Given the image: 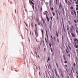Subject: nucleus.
I'll list each match as a JSON object with an SVG mask.
<instances>
[{"label": "nucleus", "instance_id": "36", "mask_svg": "<svg viewBox=\"0 0 78 78\" xmlns=\"http://www.w3.org/2000/svg\"><path fill=\"white\" fill-rule=\"evenodd\" d=\"M37 57H38V58H40V57H39V55H38Z\"/></svg>", "mask_w": 78, "mask_h": 78}, {"label": "nucleus", "instance_id": "2", "mask_svg": "<svg viewBox=\"0 0 78 78\" xmlns=\"http://www.w3.org/2000/svg\"><path fill=\"white\" fill-rule=\"evenodd\" d=\"M35 34L36 37H38V32H37V30H35Z\"/></svg>", "mask_w": 78, "mask_h": 78}, {"label": "nucleus", "instance_id": "22", "mask_svg": "<svg viewBox=\"0 0 78 78\" xmlns=\"http://www.w3.org/2000/svg\"><path fill=\"white\" fill-rule=\"evenodd\" d=\"M54 39L55 41H56V37H54Z\"/></svg>", "mask_w": 78, "mask_h": 78}, {"label": "nucleus", "instance_id": "46", "mask_svg": "<svg viewBox=\"0 0 78 78\" xmlns=\"http://www.w3.org/2000/svg\"><path fill=\"white\" fill-rule=\"evenodd\" d=\"M39 75H41V73H40V72H39Z\"/></svg>", "mask_w": 78, "mask_h": 78}, {"label": "nucleus", "instance_id": "34", "mask_svg": "<svg viewBox=\"0 0 78 78\" xmlns=\"http://www.w3.org/2000/svg\"><path fill=\"white\" fill-rule=\"evenodd\" d=\"M51 39H53V37L52 36H51Z\"/></svg>", "mask_w": 78, "mask_h": 78}, {"label": "nucleus", "instance_id": "31", "mask_svg": "<svg viewBox=\"0 0 78 78\" xmlns=\"http://www.w3.org/2000/svg\"><path fill=\"white\" fill-rule=\"evenodd\" d=\"M76 9L77 10H78V7H76Z\"/></svg>", "mask_w": 78, "mask_h": 78}, {"label": "nucleus", "instance_id": "54", "mask_svg": "<svg viewBox=\"0 0 78 78\" xmlns=\"http://www.w3.org/2000/svg\"><path fill=\"white\" fill-rule=\"evenodd\" d=\"M77 78H78V75H77Z\"/></svg>", "mask_w": 78, "mask_h": 78}, {"label": "nucleus", "instance_id": "30", "mask_svg": "<svg viewBox=\"0 0 78 78\" xmlns=\"http://www.w3.org/2000/svg\"><path fill=\"white\" fill-rule=\"evenodd\" d=\"M65 66L66 67H67V65H65Z\"/></svg>", "mask_w": 78, "mask_h": 78}, {"label": "nucleus", "instance_id": "19", "mask_svg": "<svg viewBox=\"0 0 78 78\" xmlns=\"http://www.w3.org/2000/svg\"><path fill=\"white\" fill-rule=\"evenodd\" d=\"M70 9H73V7H71L70 8Z\"/></svg>", "mask_w": 78, "mask_h": 78}, {"label": "nucleus", "instance_id": "38", "mask_svg": "<svg viewBox=\"0 0 78 78\" xmlns=\"http://www.w3.org/2000/svg\"><path fill=\"white\" fill-rule=\"evenodd\" d=\"M76 6L77 7H78V4L76 5Z\"/></svg>", "mask_w": 78, "mask_h": 78}, {"label": "nucleus", "instance_id": "25", "mask_svg": "<svg viewBox=\"0 0 78 78\" xmlns=\"http://www.w3.org/2000/svg\"><path fill=\"white\" fill-rule=\"evenodd\" d=\"M68 23H69V25H70L71 23H70V21H68Z\"/></svg>", "mask_w": 78, "mask_h": 78}, {"label": "nucleus", "instance_id": "60", "mask_svg": "<svg viewBox=\"0 0 78 78\" xmlns=\"http://www.w3.org/2000/svg\"><path fill=\"white\" fill-rule=\"evenodd\" d=\"M70 40H71V41H72V39H71Z\"/></svg>", "mask_w": 78, "mask_h": 78}, {"label": "nucleus", "instance_id": "28", "mask_svg": "<svg viewBox=\"0 0 78 78\" xmlns=\"http://www.w3.org/2000/svg\"><path fill=\"white\" fill-rule=\"evenodd\" d=\"M50 18L51 20H52V17L51 16L50 17Z\"/></svg>", "mask_w": 78, "mask_h": 78}, {"label": "nucleus", "instance_id": "50", "mask_svg": "<svg viewBox=\"0 0 78 78\" xmlns=\"http://www.w3.org/2000/svg\"><path fill=\"white\" fill-rule=\"evenodd\" d=\"M68 4H69V5H70V3H68Z\"/></svg>", "mask_w": 78, "mask_h": 78}, {"label": "nucleus", "instance_id": "10", "mask_svg": "<svg viewBox=\"0 0 78 78\" xmlns=\"http://www.w3.org/2000/svg\"><path fill=\"white\" fill-rule=\"evenodd\" d=\"M61 75L62 77V78H63L64 74H63V73H61Z\"/></svg>", "mask_w": 78, "mask_h": 78}, {"label": "nucleus", "instance_id": "7", "mask_svg": "<svg viewBox=\"0 0 78 78\" xmlns=\"http://www.w3.org/2000/svg\"><path fill=\"white\" fill-rule=\"evenodd\" d=\"M71 35L73 37H75V35L73 33H71Z\"/></svg>", "mask_w": 78, "mask_h": 78}, {"label": "nucleus", "instance_id": "4", "mask_svg": "<svg viewBox=\"0 0 78 78\" xmlns=\"http://www.w3.org/2000/svg\"><path fill=\"white\" fill-rule=\"evenodd\" d=\"M48 13V12L47 11H45L44 13V15H46V16H47V13Z\"/></svg>", "mask_w": 78, "mask_h": 78}, {"label": "nucleus", "instance_id": "16", "mask_svg": "<svg viewBox=\"0 0 78 78\" xmlns=\"http://www.w3.org/2000/svg\"><path fill=\"white\" fill-rule=\"evenodd\" d=\"M59 8H62V5H59Z\"/></svg>", "mask_w": 78, "mask_h": 78}, {"label": "nucleus", "instance_id": "32", "mask_svg": "<svg viewBox=\"0 0 78 78\" xmlns=\"http://www.w3.org/2000/svg\"><path fill=\"white\" fill-rule=\"evenodd\" d=\"M74 22H75V23H76V20H74Z\"/></svg>", "mask_w": 78, "mask_h": 78}, {"label": "nucleus", "instance_id": "63", "mask_svg": "<svg viewBox=\"0 0 78 78\" xmlns=\"http://www.w3.org/2000/svg\"><path fill=\"white\" fill-rule=\"evenodd\" d=\"M62 39H63V38H62Z\"/></svg>", "mask_w": 78, "mask_h": 78}, {"label": "nucleus", "instance_id": "3", "mask_svg": "<svg viewBox=\"0 0 78 78\" xmlns=\"http://www.w3.org/2000/svg\"><path fill=\"white\" fill-rule=\"evenodd\" d=\"M77 44L76 43H75L74 44V47H75V48H78V45L76 44Z\"/></svg>", "mask_w": 78, "mask_h": 78}, {"label": "nucleus", "instance_id": "62", "mask_svg": "<svg viewBox=\"0 0 78 78\" xmlns=\"http://www.w3.org/2000/svg\"><path fill=\"white\" fill-rule=\"evenodd\" d=\"M57 66H58V64H57V63L56 64Z\"/></svg>", "mask_w": 78, "mask_h": 78}, {"label": "nucleus", "instance_id": "41", "mask_svg": "<svg viewBox=\"0 0 78 78\" xmlns=\"http://www.w3.org/2000/svg\"><path fill=\"white\" fill-rule=\"evenodd\" d=\"M63 57L64 58H65V55H63Z\"/></svg>", "mask_w": 78, "mask_h": 78}, {"label": "nucleus", "instance_id": "59", "mask_svg": "<svg viewBox=\"0 0 78 78\" xmlns=\"http://www.w3.org/2000/svg\"><path fill=\"white\" fill-rule=\"evenodd\" d=\"M77 22L78 23V19L77 20Z\"/></svg>", "mask_w": 78, "mask_h": 78}, {"label": "nucleus", "instance_id": "52", "mask_svg": "<svg viewBox=\"0 0 78 78\" xmlns=\"http://www.w3.org/2000/svg\"><path fill=\"white\" fill-rule=\"evenodd\" d=\"M51 51L52 52V50L51 49Z\"/></svg>", "mask_w": 78, "mask_h": 78}, {"label": "nucleus", "instance_id": "21", "mask_svg": "<svg viewBox=\"0 0 78 78\" xmlns=\"http://www.w3.org/2000/svg\"><path fill=\"white\" fill-rule=\"evenodd\" d=\"M73 64L74 67H75V66H76L75 63H74Z\"/></svg>", "mask_w": 78, "mask_h": 78}, {"label": "nucleus", "instance_id": "15", "mask_svg": "<svg viewBox=\"0 0 78 78\" xmlns=\"http://www.w3.org/2000/svg\"><path fill=\"white\" fill-rule=\"evenodd\" d=\"M71 12L72 15H73V12L72 11H71Z\"/></svg>", "mask_w": 78, "mask_h": 78}, {"label": "nucleus", "instance_id": "33", "mask_svg": "<svg viewBox=\"0 0 78 78\" xmlns=\"http://www.w3.org/2000/svg\"><path fill=\"white\" fill-rule=\"evenodd\" d=\"M57 41H58V42H59V39H58V38L57 39Z\"/></svg>", "mask_w": 78, "mask_h": 78}, {"label": "nucleus", "instance_id": "14", "mask_svg": "<svg viewBox=\"0 0 78 78\" xmlns=\"http://www.w3.org/2000/svg\"><path fill=\"white\" fill-rule=\"evenodd\" d=\"M77 2H76V4H78V0H77Z\"/></svg>", "mask_w": 78, "mask_h": 78}, {"label": "nucleus", "instance_id": "18", "mask_svg": "<svg viewBox=\"0 0 78 78\" xmlns=\"http://www.w3.org/2000/svg\"><path fill=\"white\" fill-rule=\"evenodd\" d=\"M66 51L67 53L68 54V53H69V51H67V49H66Z\"/></svg>", "mask_w": 78, "mask_h": 78}, {"label": "nucleus", "instance_id": "49", "mask_svg": "<svg viewBox=\"0 0 78 78\" xmlns=\"http://www.w3.org/2000/svg\"><path fill=\"white\" fill-rule=\"evenodd\" d=\"M51 42H53V40H52V39H51Z\"/></svg>", "mask_w": 78, "mask_h": 78}, {"label": "nucleus", "instance_id": "48", "mask_svg": "<svg viewBox=\"0 0 78 78\" xmlns=\"http://www.w3.org/2000/svg\"><path fill=\"white\" fill-rule=\"evenodd\" d=\"M60 5H61V3H60Z\"/></svg>", "mask_w": 78, "mask_h": 78}, {"label": "nucleus", "instance_id": "43", "mask_svg": "<svg viewBox=\"0 0 78 78\" xmlns=\"http://www.w3.org/2000/svg\"><path fill=\"white\" fill-rule=\"evenodd\" d=\"M76 73H77V75H78V72H76Z\"/></svg>", "mask_w": 78, "mask_h": 78}, {"label": "nucleus", "instance_id": "58", "mask_svg": "<svg viewBox=\"0 0 78 78\" xmlns=\"http://www.w3.org/2000/svg\"><path fill=\"white\" fill-rule=\"evenodd\" d=\"M30 34H31V31H30Z\"/></svg>", "mask_w": 78, "mask_h": 78}, {"label": "nucleus", "instance_id": "27", "mask_svg": "<svg viewBox=\"0 0 78 78\" xmlns=\"http://www.w3.org/2000/svg\"><path fill=\"white\" fill-rule=\"evenodd\" d=\"M49 45L50 47H51V44L49 43Z\"/></svg>", "mask_w": 78, "mask_h": 78}, {"label": "nucleus", "instance_id": "53", "mask_svg": "<svg viewBox=\"0 0 78 78\" xmlns=\"http://www.w3.org/2000/svg\"><path fill=\"white\" fill-rule=\"evenodd\" d=\"M72 27L73 28V26H72Z\"/></svg>", "mask_w": 78, "mask_h": 78}, {"label": "nucleus", "instance_id": "6", "mask_svg": "<svg viewBox=\"0 0 78 78\" xmlns=\"http://www.w3.org/2000/svg\"><path fill=\"white\" fill-rule=\"evenodd\" d=\"M73 12L74 13V14H75V16H76V12H75V11L73 10Z\"/></svg>", "mask_w": 78, "mask_h": 78}, {"label": "nucleus", "instance_id": "47", "mask_svg": "<svg viewBox=\"0 0 78 78\" xmlns=\"http://www.w3.org/2000/svg\"><path fill=\"white\" fill-rule=\"evenodd\" d=\"M49 2L50 3H51V1H50Z\"/></svg>", "mask_w": 78, "mask_h": 78}, {"label": "nucleus", "instance_id": "45", "mask_svg": "<svg viewBox=\"0 0 78 78\" xmlns=\"http://www.w3.org/2000/svg\"><path fill=\"white\" fill-rule=\"evenodd\" d=\"M45 41H46V42H47V39H46V38H45Z\"/></svg>", "mask_w": 78, "mask_h": 78}, {"label": "nucleus", "instance_id": "44", "mask_svg": "<svg viewBox=\"0 0 78 78\" xmlns=\"http://www.w3.org/2000/svg\"><path fill=\"white\" fill-rule=\"evenodd\" d=\"M69 1H70L71 2H72V0H69Z\"/></svg>", "mask_w": 78, "mask_h": 78}, {"label": "nucleus", "instance_id": "9", "mask_svg": "<svg viewBox=\"0 0 78 78\" xmlns=\"http://www.w3.org/2000/svg\"><path fill=\"white\" fill-rule=\"evenodd\" d=\"M55 73L56 75H57V72H56V69H55Z\"/></svg>", "mask_w": 78, "mask_h": 78}, {"label": "nucleus", "instance_id": "8", "mask_svg": "<svg viewBox=\"0 0 78 78\" xmlns=\"http://www.w3.org/2000/svg\"><path fill=\"white\" fill-rule=\"evenodd\" d=\"M32 6L33 10H34V5H32Z\"/></svg>", "mask_w": 78, "mask_h": 78}, {"label": "nucleus", "instance_id": "17", "mask_svg": "<svg viewBox=\"0 0 78 78\" xmlns=\"http://www.w3.org/2000/svg\"><path fill=\"white\" fill-rule=\"evenodd\" d=\"M76 33H77V34H78V30H76Z\"/></svg>", "mask_w": 78, "mask_h": 78}, {"label": "nucleus", "instance_id": "40", "mask_svg": "<svg viewBox=\"0 0 78 78\" xmlns=\"http://www.w3.org/2000/svg\"><path fill=\"white\" fill-rule=\"evenodd\" d=\"M41 11L42 10V8H41Z\"/></svg>", "mask_w": 78, "mask_h": 78}, {"label": "nucleus", "instance_id": "55", "mask_svg": "<svg viewBox=\"0 0 78 78\" xmlns=\"http://www.w3.org/2000/svg\"><path fill=\"white\" fill-rule=\"evenodd\" d=\"M74 1H75V2H76V0H74Z\"/></svg>", "mask_w": 78, "mask_h": 78}, {"label": "nucleus", "instance_id": "26", "mask_svg": "<svg viewBox=\"0 0 78 78\" xmlns=\"http://www.w3.org/2000/svg\"><path fill=\"white\" fill-rule=\"evenodd\" d=\"M65 2L67 4V0H65Z\"/></svg>", "mask_w": 78, "mask_h": 78}, {"label": "nucleus", "instance_id": "37", "mask_svg": "<svg viewBox=\"0 0 78 78\" xmlns=\"http://www.w3.org/2000/svg\"><path fill=\"white\" fill-rule=\"evenodd\" d=\"M57 0H56V4H57V3H58V2H57Z\"/></svg>", "mask_w": 78, "mask_h": 78}, {"label": "nucleus", "instance_id": "56", "mask_svg": "<svg viewBox=\"0 0 78 78\" xmlns=\"http://www.w3.org/2000/svg\"><path fill=\"white\" fill-rule=\"evenodd\" d=\"M35 27H36V24H35Z\"/></svg>", "mask_w": 78, "mask_h": 78}, {"label": "nucleus", "instance_id": "57", "mask_svg": "<svg viewBox=\"0 0 78 78\" xmlns=\"http://www.w3.org/2000/svg\"><path fill=\"white\" fill-rule=\"evenodd\" d=\"M37 11V9H36Z\"/></svg>", "mask_w": 78, "mask_h": 78}, {"label": "nucleus", "instance_id": "12", "mask_svg": "<svg viewBox=\"0 0 78 78\" xmlns=\"http://www.w3.org/2000/svg\"><path fill=\"white\" fill-rule=\"evenodd\" d=\"M51 11H54V9H53V8L51 7Z\"/></svg>", "mask_w": 78, "mask_h": 78}, {"label": "nucleus", "instance_id": "42", "mask_svg": "<svg viewBox=\"0 0 78 78\" xmlns=\"http://www.w3.org/2000/svg\"><path fill=\"white\" fill-rule=\"evenodd\" d=\"M77 15H78V11H77Z\"/></svg>", "mask_w": 78, "mask_h": 78}, {"label": "nucleus", "instance_id": "39", "mask_svg": "<svg viewBox=\"0 0 78 78\" xmlns=\"http://www.w3.org/2000/svg\"><path fill=\"white\" fill-rule=\"evenodd\" d=\"M42 21H43V22H44V20H43V19H42Z\"/></svg>", "mask_w": 78, "mask_h": 78}, {"label": "nucleus", "instance_id": "61", "mask_svg": "<svg viewBox=\"0 0 78 78\" xmlns=\"http://www.w3.org/2000/svg\"><path fill=\"white\" fill-rule=\"evenodd\" d=\"M70 29H71V30H72V28H71Z\"/></svg>", "mask_w": 78, "mask_h": 78}, {"label": "nucleus", "instance_id": "23", "mask_svg": "<svg viewBox=\"0 0 78 78\" xmlns=\"http://www.w3.org/2000/svg\"><path fill=\"white\" fill-rule=\"evenodd\" d=\"M31 3H32V5H34V3H33V2H31Z\"/></svg>", "mask_w": 78, "mask_h": 78}, {"label": "nucleus", "instance_id": "1", "mask_svg": "<svg viewBox=\"0 0 78 78\" xmlns=\"http://www.w3.org/2000/svg\"><path fill=\"white\" fill-rule=\"evenodd\" d=\"M74 43L78 45V40L77 39H74Z\"/></svg>", "mask_w": 78, "mask_h": 78}, {"label": "nucleus", "instance_id": "35", "mask_svg": "<svg viewBox=\"0 0 78 78\" xmlns=\"http://www.w3.org/2000/svg\"><path fill=\"white\" fill-rule=\"evenodd\" d=\"M68 56H69V57H70V54H69L68 55Z\"/></svg>", "mask_w": 78, "mask_h": 78}, {"label": "nucleus", "instance_id": "5", "mask_svg": "<svg viewBox=\"0 0 78 78\" xmlns=\"http://www.w3.org/2000/svg\"><path fill=\"white\" fill-rule=\"evenodd\" d=\"M46 19H47L48 22H49L50 21L49 20V18H48V16H46Z\"/></svg>", "mask_w": 78, "mask_h": 78}, {"label": "nucleus", "instance_id": "20", "mask_svg": "<svg viewBox=\"0 0 78 78\" xmlns=\"http://www.w3.org/2000/svg\"><path fill=\"white\" fill-rule=\"evenodd\" d=\"M50 59L49 58V57H48V61H50Z\"/></svg>", "mask_w": 78, "mask_h": 78}, {"label": "nucleus", "instance_id": "64", "mask_svg": "<svg viewBox=\"0 0 78 78\" xmlns=\"http://www.w3.org/2000/svg\"><path fill=\"white\" fill-rule=\"evenodd\" d=\"M66 70H67V69H66Z\"/></svg>", "mask_w": 78, "mask_h": 78}, {"label": "nucleus", "instance_id": "29", "mask_svg": "<svg viewBox=\"0 0 78 78\" xmlns=\"http://www.w3.org/2000/svg\"><path fill=\"white\" fill-rule=\"evenodd\" d=\"M68 47H69V48L70 49V50H71V48L70 47V46H69Z\"/></svg>", "mask_w": 78, "mask_h": 78}, {"label": "nucleus", "instance_id": "24", "mask_svg": "<svg viewBox=\"0 0 78 78\" xmlns=\"http://www.w3.org/2000/svg\"><path fill=\"white\" fill-rule=\"evenodd\" d=\"M64 63H65V64H67V61H65L64 62Z\"/></svg>", "mask_w": 78, "mask_h": 78}, {"label": "nucleus", "instance_id": "51", "mask_svg": "<svg viewBox=\"0 0 78 78\" xmlns=\"http://www.w3.org/2000/svg\"><path fill=\"white\" fill-rule=\"evenodd\" d=\"M64 60H66V58H65V57L64 58Z\"/></svg>", "mask_w": 78, "mask_h": 78}, {"label": "nucleus", "instance_id": "13", "mask_svg": "<svg viewBox=\"0 0 78 78\" xmlns=\"http://www.w3.org/2000/svg\"><path fill=\"white\" fill-rule=\"evenodd\" d=\"M52 13L53 16H55V14L54 13V12H52Z\"/></svg>", "mask_w": 78, "mask_h": 78}, {"label": "nucleus", "instance_id": "11", "mask_svg": "<svg viewBox=\"0 0 78 78\" xmlns=\"http://www.w3.org/2000/svg\"><path fill=\"white\" fill-rule=\"evenodd\" d=\"M56 36L57 37H58V31H56Z\"/></svg>", "mask_w": 78, "mask_h": 78}]
</instances>
